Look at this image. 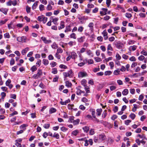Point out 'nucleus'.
I'll return each mask as SVG.
<instances>
[{"label":"nucleus","instance_id":"nucleus-1","mask_svg":"<svg viewBox=\"0 0 147 147\" xmlns=\"http://www.w3.org/2000/svg\"><path fill=\"white\" fill-rule=\"evenodd\" d=\"M63 75L64 76V80H67L66 78L69 77V78L73 77L74 75V73L72 72V70L71 69L68 72H64Z\"/></svg>","mask_w":147,"mask_h":147},{"label":"nucleus","instance_id":"nucleus-2","mask_svg":"<svg viewBox=\"0 0 147 147\" xmlns=\"http://www.w3.org/2000/svg\"><path fill=\"white\" fill-rule=\"evenodd\" d=\"M94 61L92 59H85L83 60V62H81L78 64H85L88 63V64H91L93 63Z\"/></svg>","mask_w":147,"mask_h":147},{"label":"nucleus","instance_id":"nucleus-3","mask_svg":"<svg viewBox=\"0 0 147 147\" xmlns=\"http://www.w3.org/2000/svg\"><path fill=\"white\" fill-rule=\"evenodd\" d=\"M115 47L118 49H120L123 48L124 46V45L123 43H121L120 41H115L114 42Z\"/></svg>","mask_w":147,"mask_h":147},{"label":"nucleus","instance_id":"nucleus-4","mask_svg":"<svg viewBox=\"0 0 147 147\" xmlns=\"http://www.w3.org/2000/svg\"><path fill=\"white\" fill-rule=\"evenodd\" d=\"M42 73L41 69H38L37 74H34L32 78L35 79H37L40 78V76H42Z\"/></svg>","mask_w":147,"mask_h":147},{"label":"nucleus","instance_id":"nucleus-5","mask_svg":"<svg viewBox=\"0 0 147 147\" xmlns=\"http://www.w3.org/2000/svg\"><path fill=\"white\" fill-rule=\"evenodd\" d=\"M78 19L80 21V23L81 24H83L85 23L84 20H88V18L85 16L79 17L78 18Z\"/></svg>","mask_w":147,"mask_h":147},{"label":"nucleus","instance_id":"nucleus-6","mask_svg":"<svg viewBox=\"0 0 147 147\" xmlns=\"http://www.w3.org/2000/svg\"><path fill=\"white\" fill-rule=\"evenodd\" d=\"M102 34L104 39L105 40H107L108 38V33L106 30H104L102 33Z\"/></svg>","mask_w":147,"mask_h":147},{"label":"nucleus","instance_id":"nucleus-7","mask_svg":"<svg viewBox=\"0 0 147 147\" xmlns=\"http://www.w3.org/2000/svg\"><path fill=\"white\" fill-rule=\"evenodd\" d=\"M102 11H100V14L101 16H104L107 14V12L108 11L107 8H102Z\"/></svg>","mask_w":147,"mask_h":147},{"label":"nucleus","instance_id":"nucleus-8","mask_svg":"<svg viewBox=\"0 0 147 147\" xmlns=\"http://www.w3.org/2000/svg\"><path fill=\"white\" fill-rule=\"evenodd\" d=\"M41 39L45 44H49L51 43L52 41L51 40H47L46 38L45 37H42Z\"/></svg>","mask_w":147,"mask_h":147},{"label":"nucleus","instance_id":"nucleus-9","mask_svg":"<svg viewBox=\"0 0 147 147\" xmlns=\"http://www.w3.org/2000/svg\"><path fill=\"white\" fill-rule=\"evenodd\" d=\"M106 138V136L104 134H100L98 136V139L101 141L105 140Z\"/></svg>","mask_w":147,"mask_h":147},{"label":"nucleus","instance_id":"nucleus-10","mask_svg":"<svg viewBox=\"0 0 147 147\" xmlns=\"http://www.w3.org/2000/svg\"><path fill=\"white\" fill-rule=\"evenodd\" d=\"M51 20H52V22L54 24L56 25H58V23H57V22L59 20V18H53L52 17H51Z\"/></svg>","mask_w":147,"mask_h":147},{"label":"nucleus","instance_id":"nucleus-11","mask_svg":"<svg viewBox=\"0 0 147 147\" xmlns=\"http://www.w3.org/2000/svg\"><path fill=\"white\" fill-rule=\"evenodd\" d=\"M86 54L89 56L93 57V53L92 51L90 49H87L86 51Z\"/></svg>","mask_w":147,"mask_h":147},{"label":"nucleus","instance_id":"nucleus-12","mask_svg":"<svg viewBox=\"0 0 147 147\" xmlns=\"http://www.w3.org/2000/svg\"><path fill=\"white\" fill-rule=\"evenodd\" d=\"M137 46L135 45H134L132 46H131L129 47V50L130 51H135L137 49Z\"/></svg>","mask_w":147,"mask_h":147},{"label":"nucleus","instance_id":"nucleus-13","mask_svg":"<svg viewBox=\"0 0 147 147\" xmlns=\"http://www.w3.org/2000/svg\"><path fill=\"white\" fill-rule=\"evenodd\" d=\"M71 57L72 59H75L77 57V55L76 53L74 52L73 51L71 53Z\"/></svg>","mask_w":147,"mask_h":147},{"label":"nucleus","instance_id":"nucleus-14","mask_svg":"<svg viewBox=\"0 0 147 147\" xmlns=\"http://www.w3.org/2000/svg\"><path fill=\"white\" fill-rule=\"evenodd\" d=\"M87 74L86 72H80L78 74V77H83L86 76Z\"/></svg>","mask_w":147,"mask_h":147},{"label":"nucleus","instance_id":"nucleus-15","mask_svg":"<svg viewBox=\"0 0 147 147\" xmlns=\"http://www.w3.org/2000/svg\"><path fill=\"white\" fill-rule=\"evenodd\" d=\"M85 36H82L80 38H78L77 39L78 42H84V40L85 39Z\"/></svg>","mask_w":147,"mask_h":147},{"label":"nucleus","instance_id":"nucleus-16","mask_svg":"<svg viewBox=\"0 0 147 147\" xmlns=\"http://www.w3.org/2000/svg\"><path fill=\"white\" fill-rule=\"evenodd\" d=\"M28 47H26L25 49L22 50V54L23 55H25L27 51L29 50Z\"/></svg>","mask_w":147,"mask_h":147},{"label":"nucleus","instance_id":"nucleus-17","mask_svg":"<svg viewBox=\"0 0 147 147\" xmlns=\"http://www.w3.org/2000/svg\"><path fill=\"white\" fill-rule=\"evenodd\" d=\"M8 11V9L6 8H1L0 9V11L5 15L7 14Z\"/></svg>","mask_w":147,"mask_h":147},{"label":"nucleus","instance_id":"nucleus-18","mask_svg":"<svg viewBox=\"0 0 147 147\" xmlns=\"http://www.w3.org/2000/svg\"><path fill=\"white\" fill-rule=\"evenodd\" d=\"M70 101V100L69 99L66 100L65 102H63L62 101H61L60 102V103L62 105H66L67 103H68Z\"/></svg>","mask_w":147,"mask_h":147},{"label":"nucleus","instance_id":"nucleus-19","mask_svg":"<svg viewBox=\"0 0 147 147\" xmlns=\"http://www.w3.org/2000/svg\"><path fill=\"white\" fill-rule=\"evenodd\" d=\"M122 93L123 95H126L128 93V90L127 89H125L122 92Z\"/></svg>","mask_w":147,"mask_h":147},{"label":"nucleus","instance_id":"nucleus-20","mask_svg":"<svg viewBox=\"0 0 147 147\" xmlns=\"http://www.w3.org/2000/svg\"><path fill=\"white\" fill-rule=\"evenodd\" d=\"M94 26V24L93 22H90L88 25V27L90 28V29L91 30L93 29Z\"/></svg>","mask_w":147,"mask_h":147},{"label":"nucleus","instance_id":"nucleus-21","mask_svg":"<svg viewBox=\"0 0 147 147\" xmlns=\"http://www.w3.org/2000/svg\"><path fill=\"white\" fill-rule=\"evenodd\" d=\"M38 1H36V2L34 3L32 6V9L34 10L38 6Z\"/></svg>","mask_w":147,"mask_h":147},{"label":"nucleus","instance_id":"nucleus-22","mask_svg":"<svg viewBox=\"0 0 147 147\" xmlns=\"http://www.w3.org/2000/svg\"><path fill=\"white\" fill-rule=\"evenodd\" d=\"M51 47L53 49H56L58 48L57 45L55 42H54L51 45Z\"/></svg>","mask_w":147,"mask_h":147},{"label":"nucleus","instance_id":"nucleus-23","mask_svg":"<svg viewBox=\"0 0 147 147\" xmlns=\"http://www.w3.org/2000/svg\"><path fill=\"white\" fill-rule=\"evenodd\" d=\"M102 111V110L101 109H98L96 110V111L97 112V115L98 116H99L101 115V113Z\"/></svg>","mask_w":147,"mask_h":147},{"label":"nucleus","instance_id":"nucleus-24","mask_svg":"<svg viewBox=\"0 0 147 147\" xmlns=\"http://www.w3.org/2000/svg\"><path fill=\"white\" fill-rule=\"evenodd\" d=\"M71 30V29L70 28V25H69L66 26L65 32H67L70 31Z\"/></svg>","mask_w":147,"mask_h":147},{"label":"nucleus","instance_id":"nucleus-25","mask_svg":"<svg viewBox=\"0 0 147 147\" xmlns=\"http://www.w3.org/2000/svg\"><path fill=\"white\" fill-rule=\"evenodd\" d=\"M44 16L43 15L39 16L37 20L40 22H41L44 19Z\"/></svg>","mask_w":147,"mask_h":147},{"label":"nucleus","instance_id":"nucleus-26","mask_svg":"<svg viewBox=\"0 0 147 147\" xmlns=\"http://www.w3.org/2000/svg\"><path fill=\"white\" fill-rule=\"evenodd\" d=\"M37 68L35 65L32 66L30 69V70L32 72H34L37 70Z\"/></svg>","mask_w":147,"mask_h":147},{"label":"nucleus","instance_id":"nucleus-27","mask_svg":"<svg viewBox=\"0 0 147 147\" xmlns=\"http://www.w3.org/2000/svg\"><path fill=\"white\" fill-rule=\"evenodd\" d=\"M56 109H55L54 108H52L49 110V113L50 114H51L53 113L56 112Z\"/></svg>","mask_w":147,"mask_h":147},{"label":"nucleus","instance_id":"nucleus-28","mask_svg":"<svg viewBox=\"0 0 147 147\" xmlns=\"http://www.w3.org/2000/svg\"><path fill=\"white\" fill-rule=\"evenodd\" d=\"M65 84L66 86L68 87H71L72 85L71 83L68 81H66L65 82Z\"/></svg>","mask_w":147,"mask_h":147},{"label":"nucleus","instance_id":"nucleus-29","mask_svg":"<svg viewBox=\"0 0 147 147\" xmlns=\"http://www.w3.org/2000/svg\"><path fill=\"white\" fill-rule=\"evenodd\" d=\"M125 17L128 18H130L132 16L131 14L129 13H127L125 14Z\"/></svg>","mask_w":147,"mask_h":147},{"label":"nucleus","instance_id":"nucleus-30","mask_svg":"<svg viewBox=\"0 0 147 147\" xmlns=\"http://www.w3.org/2000/svg\"><path fill=\"white\" fill-rule=\"evenodd\" d=\"M83 129L84 131V132L87 133L89 129V127L88 126H85L83 128Z\"/></svg>","mask_w":147,"mask_h":147},{"label":"nucleus","instance_id":"nucleus-31","mask_svg":"<svg viewBox=\"0 0 147 147\" xmlns=\"http://www.w3.org/2000/svg\"><path fill=\"white\" fill-rule=\"evenodd\" d=\"M70 37L71 38H73L76 39V34L75 33H73L71 34Z\"/></svg>","mask_w":147,"mask_h":147},{"label":"nucleus","instance_id":"nucleus-32","mask_svg":"<svg viewBox=\"0 0 147 147\" xmlns=\"http://www.w3.org/2000/svg\"><path fill=\"white\" fill-rule=\"evenodd\" d=\"M120 72V70L119 69H117L115 70L113 72V74L115 75H117L119 74V73Z\"/></svg>","mask_w":147,"mask_h":147},{"label":"nucleus","instance_id":"nucleus-33","mask_svg":"<svg viewBox=\"0 0 147 147\" xmlns=\"http://www.w3.org/2000/svg\"><path fill=\"white\" fill-rule=\"evenodd\" d=\"M112 72L110 71H106L105 72V76L110 75Z\"/></svg>","mask_w":147,"mask_h":147},{"label":"nucleus","instance_id":"nucleus-34","mask_svg":"<svg viewBox=\"0 0 147 147\" xmlns=\"http://www.w3.org/2000/svg\"><path fill=\"white\" fill-rule=\"evenodd\" d=\"M26 10L27 13H28L30 12L31 8L28 6L26 7Z\"/></svg>","mask_w":147,"mask_h":147},{"label":"nucleus","instance_id":"nucleus-35","mask_svg":"<svg viewBox=\"0 0 147 147\" xmlns=\"http://www.w3.org/2000/svg\"><path fill=\"white\" fill-rule=\"evenodd\" d=\"M53 137L54 138H55L57 139H58L59 138V136L58 134H56L55 133H54Z\"/></svg>","mask_w":147,"mask_h":147},{"label":"nucleus","instance_id":"nucleus-36","mask_svg":"<svg viewBox=\"0 0 147 147\" xmlns=\"http://www.w3.org/2000/svg\"><path fill=\"white\" fill-rule=\"evenodd\" d=\"M84 93L85 92L84 91H82V90H80V91H77L76 92V94L77 95H80L81 93Z\"/></svg>","mask_w":147,"mask_h":147},{"label":"nucleus","instance_id":"nucleus-37","mask_svg":"<svg viewBox=\"0 0 147 147\" xmlns=\"http://www.w3.org/2000/svg\"><path fill=\"white\" fill-rule=\"evenodd\" d=\"M68 45L71 46H72L76 44V42L74 41H70L68 43Z\"/></svg>","mask_w":147,"mask_h":147},{"label":"nucleus","instance_id":"nucleus-38","mask_svg":"<svg viewBox=\"0 0 147 147\" xmlns=\"http://www.w3.org/2000/svg\"><path fill=\"white\" fill-rule=\"evenodd\" d=\"M64 24V22L63 21H62L60 22V26H61L62 29L63 28L65 27V25Z\"/></svg>","mask_w":147,"mask_h":147},{"label":"nucleus","instance_id":"nucleus-39","mask_svg":"<svg viewBox=\"0 0 147 147\" xmlns=\"http://www.w3.org/2000/svg\"><path fill=\"white\" fill-rule=\"evenodd\" d=\"M129 117L132 119H134L136 115L135 114L133 113H131V114L129 115Z\"/></svg>","mask_w":147,"mask_h":147},{"label":"nucleus","instance_id":"nucleus-40","mask_svg":"<svg viewBox=\"0 0 147 147\" xmlns=\"http://www.w3.org/2000/svg\"><path fill=\"white\" fill-rule=\"evenodd\" d=\"M45 6L42 5L41 4L39 5V9L40 11H43L45 9Z\"/></svg>","mask_w":147,"mask_h":147},{"label":"nucleus","instance_id":"nucleus-41","mask_svg":"<svg viewBox=\"0 0 147 147\" xmlns=\"http://www.w3.org/2000/svg\"><path fill=\"white\" fill-rule=\"evenodd\" d=\"M52 8V7L50 4H48L47 7V10H51Z\"/></svg>","mask_w":147,"mask_h":147},{"label":"nucleus","instance_id":"nucleus-42","mask_svg":"<svg viewBox=\"0 0 147 147\" xmlns=\"http://www.w3.org/2000/svg\"><path fill=\"white\" fill-rule=\"evenodd\" d=\"M7 21V19H5L4 20H1L0 22V25L1 26L2 25L5 24Z\"/></svg>","mask_w":147,"mask_h":147},{"label":"nucleus","instance_id":"nucleus-43","mask_svg":"<svg viewBox=\"0 0 147 147\" xmlns=\"http://www.w3.org/2000/svg\"><path fill=\"white\" fill-rule=\"evenodd\" d=\"M83 29L84 28L82 26H80L78 27V31L81 32L83 31Z\"/></svg>","mask_w":147,"mask_h":147},{"label":"nucleus","instance_id":"nucleus-44","mask_svg":"<svg viewBox=\"0 0 147 147\" xmlns=\"http://www.w3.org/2000/svg\"><path fill=\"white\" fill-rule=\"evenodd\" d=\"M86 82V80L83 79L82 80L81 83L82 85H83L84 87L85 86V84Z\"/></svg>","mask_w":147,"mask_h":147},{"label":"nucleus","instance_id":"nucleus-45","mask_svg":"<svg viewBox=\"0 0 147 147\" xmlns=\"http://www.w3.org/2000/svg\"><path fill=\"white\" fill-rule=\"evenodd\" d=\"M79 122L80 119H77L76 120H74V122H73V123L74 125H76L78 124Z\"/></svg>","mask_w":147,"mask_h":147},{"label":"nucleus","instance_id":"nucleus-46","mask_svg":"<svg viewBox=\"0 0 147 147\" xmlns=\"http://www.w3.org/2000/svg\"><path fill=\"white\" fill-rule=\"evenodd\" d=\"M1 95L2 96L1 99H2L3 101V99L6 96V93L4 92H2L1 93Z\"/></svg>","mask_w":147,"mask_h":147},{"label":"nucleus","instance_id":"nucleus-47","mask_svg":"<svg viewBox=\"0 0 147 147\" xmlns=\"http://www.w3.org/2000/svg\"><path fill=\"white\" fill-rule=\"evenodd\" d=\"M26 128H24L23 130H21L17 132V134L19 135L20 134H22L23 133L24 131L25 130Z\"/></svg>","mask_w":147,"mask_h":147},{"label":"nucleus","instance_id":"nucleus-48","mask_svg":"<svg viewBox=\"0 0 147 147\" xmlns=\"http://www.w3.org/2000/svg\"><path fill=\"white\" fill-rule=\"evenodd\" d=\"M107 114V111L106 110H105L103 112L102 114V116L103 118H105L106 117Z\"/></svg>","mask_w":147,"mask_h":147},{"label":"nucleus","instance_id":"nucleus-49","mask_svg":"<svg viewBox=\"0 0 147 147\" xmlns=\"http://www.w3.org/2000/svg\"><path fill=\"white\" fill-rule=\"evenodd\" d=\"M78 133V131L77 130L74 131L72 132V134L74 136H76Z\"/></svg>","mask_w":147,"mask_h":147},{"label":"nucleus","instance_id":"nucleus-50","mask_svg":"<svg viewBox=\"0 0 147 147\" xmlns=\"http://www.w3.org/2000/svg\"><path fill=\"white\" fill-rule=\"evenodd\" d=\"M107 50H110L111 51H113V49L110 44H109L108 45L107 48Z\"/></svg>","mask_w":147,"mask_h":147},{"label":"nucleus","instance_id":"nucleus-51","mask_svg":"<svg viewBox=\"0 0 147 147\" xmlns=\"http://www.w3.org/2000/svg\"><path fill=\"white\" fill-rule=\"evenodd\" d=\"M63 52V50L60 48H58L57 49V53H62Z\"/></svg>","mask_w":147,"mask_h":147},{"label":"nucleus","instance_id":"nucleus-52","mask_svg":"<svg viewBox=\"0 0 147 147\" xmlns=\"http://www.w3.org/2000/svg\"><path fill=\"white\" fill-rule=\"evenodd\" d=\"M86 51V49L84 47H82L81 48L80 50V51H79V52L81 53H83L84 52Z\"/></svg>","mask_w":147,"mask_h":147},{"label":"nucleus","instance_id":"nucleus-53","mask_svg":"<svg viewBox=\"0 0 147 147\" xmlns=\"http://www.w3.org/2000/svg\"><path fill=\"white\" fill-rule=\"evenodd\" d=\"M52 73L54 74H57V71L56 68H53L52 69Z\"/></svg>","mask_w":147,"mask_h":147},{"label":"nucleus","instance_id":"nucleus-54","mask_svg":"<svg viewBox=\"0 0 147 147\" xmlns=\"http://www.w3.org/2000/svg\"><path fill=\"white\" fill-rule=\"evenodd\" d=\"M4 37L6 38H10V36L9 34V33L7 32L4 34Z\"/></svg>","mask_w":147,"mask_h":147},{"label":"nucleus","instance_id":"nucleus-55","mask_svg":"<svg viewBox=\"0 0 147 147\" xmlns=\"http://www.w3.org/2000/svg\"><path fill=\"white\" fill-rule=\"evenodd\" d=\"M106 4L107 5V7H109L111 3V0H106Z\"/></svg>","mask_w":147,"mask_h":147},{"label":"nucleus","instance_id":"nucleus-56","mask_svg":"<svg viewBox=\"0 0 147 147\" xmlns=\"http://www.w3.org/2000/svg\"><path fill=\"white\" fill-rule=\"evenodd\" d=\"M135 41L134 40H130L128 42V44L129 45L134 44L135 43Z\"/></svg>","mask_w":147,"mask_h":147},{"label":"nucleus","instance_id":"nucleus-57","mask_svg":"<svg viewBox=\"0 0 147 147\" xmlns=\"http://www.w3.org/2000/svg\"><path fill=\"white\" fill-rule=\"evenodd\" d=\"M141 53L145 56L147 55V52L145 50H143L141 52Z\"/></svg>","mask_w":147,"mask_h":147},{"label":"nucleus","instance_id":"nucleus-58","mask_svg":"<svg viewBox=\"0 0 147 147\" xmlns=\"http://www.w3.org/2000/svg\"><path fill=\"white\" fill-rule=\"evenodd\" d=\"M97 39L100 42H102L103 41V38L101 36H98L97 38Z\"/></svg>","mask_w":147,"mask_h":147},{"label":"nucleus","instance_id":"nucleus-59","mask_svg":"<svg viewBox=\"0 0 147 147\" xmlns=\"http://www.w3.org/2000/svg\"><path fill=\"white\" fill-rule=\"evenodd\" d=\"M11 82V80L10 79L8 80L6 82V86H8L10 84Z\"/></svg>","mask_w":147,"mask_h":147},{"label":"nucleus","instance_id":"nucleus-60","mask_svg":"<svg viewBox=\"0 0 147 147\" xmlns=\"http://www.w3.org/2000/svg\"><path fill=\"white\" fill-rule=\"evenodd\" d=\"M40 2L42 4L45 5L47 3V0H40Z\"/></svg>","mask_w":147,"mask_h":147},{"label":"nucleus","instance_id":"nucleus-61","mask_svg":"<svg viewBox=\"0 0 147 147\" xmlns=\"http://www.w3.org/2000/svg\"><path fill=\"white\" fill-rule=\"evenodd\" d=\"M27 126L28 125L27 124H23L20 126V128L21 129H23L24 128H25V127Z\"/></svg>","mask_w":147,"mask_h":147},{"label":"nucleus","instance_id":"nucleus-62","mask_svg":"<svg viewBox=\"0 0 147 147\" xmlns=\"http://www.w3.org/2000/svg\"><path fill=\"white\" fill-rule=\"evenodd\" d=\"M111 90L113 91L116 88V87L114 86H111L110 87Z\"/></svg>","mask_w":147,"mask_h":147},{"label":"nucleus","instance_id":"nucleus-63","mask_svg":"<svg viewBox=\"0 0 147 147\" xmlns=\"http://www.w3.org/2000/svg\"><path fill=\"white\" fill-rule=\"evenodd\" d=\"M46 129H48L50 127L49 124H45L43 126Z\"/></svg>","mask_w":147,"mask_h":147},{"label":"nucleus","instance_id":"nucleus-64","mask_svg":"<svg viewBox=\"0 0 147 147\" xmlns=\"http://www.w3.org/2000/svg\"><path fill=\"white\" fill-rule=\"evenodd\" d=\"M144 58L145 57L144 56L142 55H141L138 57V59L139 60L141 61L144 59Z\"/></svg>","mask_w":147,"mask_h":147}]
</instances>
